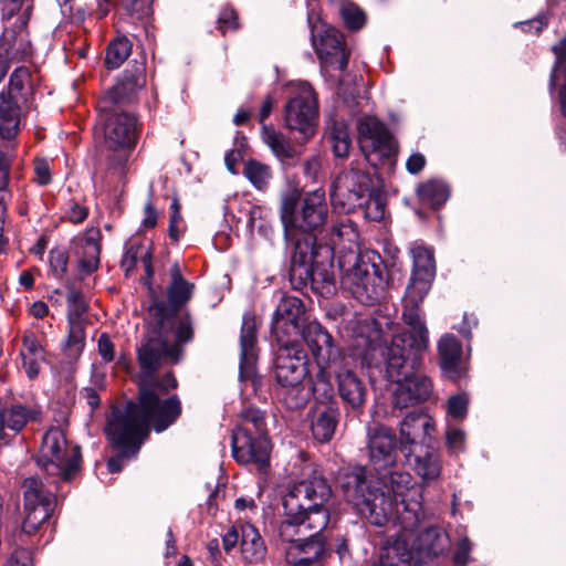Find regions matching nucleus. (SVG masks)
<instances>
[{
    "label": "nucleus",
    "mask_w": 566,
    "mask_h": 566,
    "mask_svg": "<svg viewBox=\"0 0 566 566\" xmlns=\"http://www.w3.org/2000/svg\"><path fill=\"white\" fill-rule=\"evenodd\" d=\"M329 208L323 188L284 193L280 202V220L284 239L292 247L289 270L294 290L310 289L322 297L336 292L334 249L318 242L317 233L328 219Z\"/></svg>",
    "instance_id": "nucleus-1"
},
{
    "label": "nucleus",
    "mask_w": 566,
    "mask_h": 566,
    "mask_svg": "<svg viewBox=\"0 0 566 566\" xmlns=\"http://www.w3.org/2000/svg\"><path fill=\"white\" fill-rule=\"evenodd\" d=\"M411 481L397 467L376 479L365 465L344 467L336 474V485L361 517L375 526L391 523L406 531H415L424 517L421 501L407 497Z\"/></svg>",
    "instance_id": "nucleus-2"
},
{
    "label": "nucleus",
    "mask_w": 566,
    "mask_h": 566,
    "mask_svg": "<svg viewBox=\"0 0 566 566\" xmlns=\"http://www.w3.org/2000/svg\"><path fill=\"white\" fill-rule=\"evenodd\" d=\"M81 462V447L69 442L60 428H51L44 433L36 457L41 473L24 479L22 483L24 534L35 535L52 517L59 499H64L69 493V484L80 471Z\"/></svg>",
    "instance_id": "nucleus-3"
},
{
    "label": "nucleus",
    "mask_w": 566,
    "mask_h": 566,
    "mask_svg": "<svg viewBox=\"0 0 566 566\" xmlns=\"http://www.w3.org/2000/svg\"><path fill=\"white\" fill-rule=\"evenodd\" d=\"M178 381L172 370L160 376L158 381L137 384V400H129L123 408L114 407L108 416L112 440L120 446L140 448L150 429L160 433L172 426L182 412L177 395Z\"/></svg>",
    "instance_id": "nucleus-4"
},
{
    "label": "nucleus",
    "mask_w": 566,
    "mask_h": 566,
    "mask_svg": "<svg viewBox=\"0 0 566 566\" xmlns=\"http://www.w3.org/2000/svg\"><path fill=\"white\" fill-rule=\"evenodd\" d=\"M428 293L407 287L403 297L402 321L409 327V332L398 333L392 336L390 345L387 344L381 325L374 318H366L359 323L357 345L365 347V358H376L377 353H391L390 368L396 376L397 367L403 363L401 353L411 354V364L419 361L429 346V332L421 315L420 304Z\"/></svg>",
    "instance_id": "nucleus-5"
},
{
    "label": "nucleus",
    "mask_w": 566,
    "mask_h": 566,
    "mask_svg": "<svg viewBox=\"0 0 566 566\" xmlns=\"http://www.w3.org/2000/svg\"><path fill=\"white\" fill-rule=\"evenodd\" d=\"M195 339L193 318L185 315L172 326L159 321L148 324L136 349L139 367L138 382L158 381L161 375L159 369L164 365H178L186 356V345Z\"/></svg>",
    "instance_id": "nucleus-6"
},
{
    "label": "nucleus",
    "mask_w": 566,
    "mask_h": 566,
    "mask_svg": "<svg viewBox=\"0 0 566 566\" xmlns=\"http://www.w3.org/2000/svg\"><path fill=\"white\" fill-rule=\"evenodd\" d=\"M331 496L332 488L324 476L314 475L295 483L283 496L285 518L282 523L325 530L329 522L326 504Z\"/></svg>",
    "instance_id": "nucleus-7"
},
{
    "label": "nucleus",
    "mask_w": 566,
    "mask_h": 566,
    "mask_svg": "<svg viewBox=\"0 0 566 566\" xmlns=\"http://www.w3.org/2000/svg\"><path fill=\"white\" fill-rule=\"evenodd\" d=\"M271 450L264 411L253 406L244 407L231 433L232 458L239 464L253 465L259 472H266Z\"/></svg>",
    "instance_id": "nucleus-8"
},
{
    "label": "nucleus",
    "mask_w": 566,
    "mask_h": 566,
    "mask_svg": "<svg viewBox=\"0 0 566 566\" xmlns=\"http://www.w3.org/2000/svg\"><path fill=\"white\" fill-rule=\"evenodd\" d=\"M96 128L103 134L106 170L123 175L132 150L136 147L138 118L127 109L98 107Z\"/></svg>",
    "instance_id": "nucleus-9"
},
{
    "label": "nucleus",
    "mask_w": 566,
    "mask_h": 566,
    "mask_svg": "<svg viewBox=\"0 0 566 566\" xmlns=\"http://www.w3.org/2000/svg\"><path fill=\"white\" fill-rule=\"evenodd\" d=\"M329 198L334 209L344 213L364 209L365 216L375 221L382 219L385 213L384 203L374 197L371 176L354 163L335 177Z\"/></svg>",
    "instance_id": "nucleus-10"
},
{
    "label": "nucleus",
    "mask_w": 566,
    "mask_h": 566,
    "mask_svg": "<svg viewBox=\"0 0 566 566\" xmlns=\"http://www.w3.org/2000/svg\"><path fill=\"white\" fill-rule=\"evenodd\" d=\"M384 358L386 378L397 386L392 391L391 403L395 409H406L422 403L433 394V382L430 377L420 371L423 355L419 356L417 364H411V354L401 353L403 363L397 367L394 375L390 368L391 353L379 354Z\"/></svg>",
    "instance_id": "nucleus-11"
},
{
    "label": "nucleus",
    "mask_w": 566,
    "mask_h": 566,
    "mask_svg": "<svg viewBox=\"0 0 566 566\" xmlns=\"http://www.w3.org/2000/svg\"><path fill=\"white\" fill-rule=\"evenodd\" d=\"M169 277L165 290L166 300L160 298L153 289L149 290L151 303L148 313L153 321L178 326L185 315L192 317L191 313L184 308L191 301L196 286L184 276L178 262L171 264Z\"/></svg>",
    "instance_id": "nucleus-12"
},
{
    "label": "nucleus",
    "mask_w": 566,
    "mask_h": 566,
    "mask_svg": "<svg viewBox=\"0 0 566 566\" xmlns=\"http://www.w3.org/2000/svg\"><path fill=\"white\" fill-rule=\"evenodd\" d=\"M323 530L310 528L307 525L293 526L281 523L280 537L289 544L286 562L291 566H322L329 556Z\"/></svg>",
    "instance_id": "nucleus-13"
},
{
    "label": "nucleus",
    "mask_w": 566,
    "mask_h": 566,
    "mask_svg": "<svg viewBox=\"0 0 566 566\" xmlns=\"http://www.w3.org/2000/svg\"><path fill=\"white\" fill-rule=\"evenodd\" d=\"M379 262L359 259L348 274L353 296L363 305L371 306L386 297L389 276L388 270L377 255Z\"/></svg>",
    "instance_id": "nucleus-14"
},
{
    "label": "nucleus",
    "mask_w": 566,
    "mask_h": 566,
    "mask_svg": "<svg viewBox=\"0 0 566 566\" xmlns=\"http://www.w3.org/2000/svg\"><path fill=\"white\" fill-rule=\"evenodd\" d=\"M318 102L316 93L308 84L291 97L284 107V122L290 132H297L303 142L312 138L316 132Z\"/></svg>",
    "instance_id": "nucleus-15"
},
{
    "label": "nucleus",
    "mask_w": 566,
    "mask_h": 566,
    "mask_svg": "<svg viewBox=\"0 0 566 566\" xmlns=\"http://www.w3.org/2000/svg\"><path fill=\"white\" fill-rule=\"evenodd\" d=\"M276 384H300L310 375V357L300 340L277 342Z\"/></svg>",
    "instance_id": "nucleus-16"
},
{
    "label": "nucleus",
    "mask_w": 566,
    "mask_h": 566,
    "mask_svg": "<svg viewBox=\"0 0 566 566\" xmlns=\"http://www.w3.org/2000/svg\"><path fill=\"white\" fill-rule=\"evenodd\" d=\"M307 322L303 301L296 296H283L272 317L271 332L276 342H296L301 328Z\"/></svg>",
    "instance_id": "nucleus-17"
},
{
    "label": "nucleus",
    "mask_w": 566,
    "mask_h": 566,
    "mask_svg": "<svg viewBox=\"0 0 566 566\" xmlns=\"http://www.w3.org/2000/svg\"><path fill=\"white\" fill-rule=\"evenodd\" d=\"M41 407L20 400L0 399V444H9L29 423L40 422Z\"/></svg>",
    "instance_id": "nucleus-18"
},
{
    "label": "nucleus",
    "mask_w": 566,
    "mask_h": 566,
    "mask_svg": "<svg viewBox=\"0 0 566 566\" xmlns=\"http://www.w3.org/2000/svg\"><path fill=\"white\" fill-rule=\"evenodd\" d=\"M146 84L145 66L135 63L132 70H125L117 82L99 98L98 107L126 109L138 99V92Z\"/></svg>",
    "instance_id": "nucleus-19"
},
{
    "label": "nucleus",
    "mask_w": 566,
    "mask_h": 566,
    "mask_svg": "<svg viewBox=\"0 0 566 566\" xmlns=\"http://www.w3.org/2000/svg\"><path fill=\"white\" fill-rule=\"evenodd\" d=\"M358 135L360 148L369 163H371V155L382 159L396 157L397 146L394 136L377 117L367 116L363 118L358 123Z\"/></svg>",
    "instance_id": "nucleus-20"
},
{
    "label": "nucleus",
    "mask_w": 566,
    "mask_h": 566,
    "mask_svg": "<svg viewBox=\"0 0 566 566\" xmlns=\"http://www.w3.org/2000/svg\"><path fill=\"white\" fill-rule=\"evenodd\" d=\"M367 449L369 463L376 474L397 467V438L390 428L377 426L369 429Z\"/></svg>",
    "instance_id": "nucleus-21"
},
{
    "label": "nucleus",
    "mask_w": 566,
    "mask_h": 566,
    "mask_svg": "<svg viewBox=\"0 0 566 566\" xmlns=\"http://www.w3.org/2000/svg\"><path fill=\"white\" fill-rule=\"evenodd\" d=\"M312 43L321 63L334 66L342 72L347 69L350 51L339 30L326 27L317 36L312 28Z\"/></svg>",
    "instance_id": "nucleus-22"
},
{
    "label": "nucleus",
    "mask_w": 566,
    "mask_h": 566,
    "mask_svg": "<svg viewBox=\"0 0 566 566\" xmlns=\"http://www.w3.org/2000/svg\"><path fill=\"white\" fill-rule=\"evenodd\" d=\"M434 421L431 416L413 410L408 412L400 422V450L406 452L412 447H429L434 432Z\"/></svg>",
    "instance_id": "nucleus-23"
},
{
    "label": "nucleus",
    "mask_w": 566,
    "mask_h": 566,
    "mask_svg": "<svg viewBox=\"0 0 566 566\" xmlns=\"http://www.w3.org/2000/svg\"><path fill=\"white\" fill-rule=\"evenodd\" d=\"M337 394L344 406L355 415H361L367 401L368 388L364 378L355 370L340 367L334 371Z\"/></svg>",
    "instance_id": "nucleus-24"
},
{
    "label": "nucleus",
    "mask_w": 566,
    "mask_h": 566,
    "mask_svg": "<svg viewBox=\"0 0 566 566\" xmlns=\"http://www.w3.org/2000/svg\"><path fill=\"white\" fill-rule=\"evenodd\" d=\"M256 331L254 316L244 314L240 335V375L242 378L251 377V382L254 388L261 382V378L253 375L256 359Z\"/></svg>",
    "instance_id": "nucleus-25"
},
{
    "label": "nucleus",
    "mask_w": 566,
    "mask_h": 566,
    "mask_svg": "<svg viewBox=\"0 0 566 566\" xmlns=\"http://www.w3.org/2000/svg\"><path fill=\"white\" fill-rule=\"evenodd\" d=\"M412 272L407 287L428 293L436 274L434 258L431 250L418 245L411 249Z\"/></svg>",
    "instance_id": "nucleus-26"
},
{
    "label": "nucleus",
    "mask_w": 566,
    "mask_h": 566,
    "mask_svg": "<svg viewBox=\"0 0 566 566\" xmlns=\"http://www.w3.org/2000/svg\"><path fill=\"white\" fill-rule=\"evenodd\" d=\"M300 336L306 343L317 365L329 360L334 349V339L327 329L317 321L306 322Z\"/></svg>",
    "instance_id": "nucleus-27"
},
{
    "label": "nucleus",
    "mask_w": 566,
    "mask_h": 566,
    "mask_svg": "<svg viewBox=\"0 0 566 566\" xmlns=\"http://www.w3.org/2000/svg\"><path fill=\"white\" fill-rule=\"evenodd\" d=\"M311 432L313 438L319 442H329L339 421L338 405L314 406L310 410Z\"/></svg>",
    "instance_id": "nucleus-28"
},
{
    "label": "nucleus",
    "mask_w": 566,
    "mask_h": 566,
    "mask_svg": "<svg viewBox=\"0 0 566 566\" xmlns=\"http://www.w3.org/2000/svg\"><path fill=\"white\" fill-rule=\"evenodd\" d=\"M263 143L283 166H291L300 157V151L294 147L289 137L271 125H263L261 129Z\"/></svg>",
    "instance_id": "nucleus-29"
},
{
    "label": "nucleus",
    "mask_w": 566,
    "mask_h": 566,
    "mask_svg": "<svg viewBox=\"0 0 566 566\" xmlns=\"http://www.w3.org/2000/svg\"><path fill=\"white\" fill-rule=\"evenodd\" d=\"M405 458L415 472L424 481H434L440 476L442 464L440 454L434 450H423L420 448V452L415 453V450H408L403 452Z\"/></svg>",
    "instance_id": "nucleus-30"
},
{
    "label": "nucleus",
    "mask_w": 566,
    "mask_h": 566,
    "mask_svg": "<svg viewBox=\"0 0 566 566\" xmlns=\"http://www.w3.org/2000/svg\"><path fill=\"white\" fill-rule=\"evenodd\" d=\"M439 365L443 373L451 378L459 375V366L462 356L461 342L451 334L443 335L438 342Z\"/></svg>",
    "instance_id": "nucleus-31"
},
{
    "label": "nucleus",
    "mask_w": 566,
    "mask_h": 566,
    "mask_svg": "<svg viewBox=\"0 0 566 566\" xmlns=\"http://www.w3.org/2000/svg\"><path fill=\"white\" fill-rule=\"evenodd\" d=\"M21 109L18 98H11L4 92L0 93V136L13 139L20 129Z\"/></svg>",
    "instance_id": "nucleus-32"
},
{
    "label": "nucleus",
    "mask_w": 566,
    "mask_h": 566,
    "mask_svg": "<svg viewBox=\"0 0 566 566\" xmlns=\"http://www.w3.org/2000/svg\"><path fill=\"white\" fill-rule=\"evenodd\" d=\"M241 553L243 559L249 564H256L265 558L266 546L264 541L251 524L241 527Z\"/></svg>",
    "instance_id": "nucleus-33"
},
{
    "label": "nucleus",
    "mask_w": 566,
    "mask_h": 566,
    "mask_svg": "<svg viewBox=\"0 0 566 566\" xmlns=\"http://www.w3.org/2000/svg\"><path fill=\"white\" fill-rule=\"evenodd\" d=\"M102 233L98 228L87 229L84 239L83 253L78 261L81 271L91 274L98 269Z\"/></svg>",
    "instance_id": "nucleus-34"
},
{
    "label": "nucleus",
    "mask_w": 566,
    "mask_h": 566,
    "mask_svg": "<svg viewBox=\"0 0 566 566\" xmlns=\"http://www.w3.org/2000/svg\"><path fill=\"white\" fill-rule=\"evenodd\" d=\"M318 369L311 378V391L315 406L338 405L335 398L334 386L331 381V374L323 364L317 365Z\"/></svg>",
    "instance_id": "nucleus-35"
},
{
    "label": "nucleus",
    "mask_w": 566,
    "mask_h": 566,
    "mask_svg": "<svg viewBox=\"0 0 566 566\" xmlns=\"http://www.w3.org/2000/svg\"><path fill=\"white\" fill-rule=\"evenodd\" d=\"M416 193L423 206L437 209L446 203L450 190L448 185L442 180L429 179L417 186Z\"/></svg>",
    "instance_id": "nucleus-36"
},
{
    "label": "nucleus",
    "mask_w": 566,
    "mask_h": 566,
    "mask_svg": "<svg viewBox=\"0 0 566 566\" xmlns=\"http://www.w3.org/2000/svg\"><path fill=\"white\" fill-rule=\"evenodd\" d=\"M275 396L290 410L305 407L310 399V392L303 382L276 384Z\"/></svg>",
    "instance_id": "nucleus-37"
},
{
    "label": "nucleus",
    "mask_w": 566,
    "mask_h": 566,
    "mask_svg": "<svg viewBox=\"0 0 566 566\" xmlns=\"http://www.w3.org/2000/svg\"><path fill=\"white\" fill-rule=\"evenodd\" d=\"M86 345L85 323H67V335L62 343V350L71 360H77Z\"/></svg>",
    "instance_id": "nucleus-38"
},
{
    "label": "nucleus",
    "mask_w": 566,
    "mask_h": 566,
    "mask_svg": "<svg viewBox=\"0 0 566 566\" xmlns=\"http://www.w3.org/2000/svg\"><path fill=\"white\" fill-rule=\"evenodd\" d=\"M326 138L331 144L334 155L346 158L352 147V139L347 125L343 120H334L326 132Z\"/></svg>",
    "instance_id": "nucleus-39"
},
{
    "label": "nucleus",
    "mask_w": 566,
    "mask_h": 566,
    "mask_svg": "<svg viewBox=\"0 0 566 566\" xmlns=\"http://www.w3.org/2000/svg\"><path fill=\"white\" fill-rule=\"evenodd\" d=\"M133 50L132 41L125 35L113 39L105 52V65L108 70L118 69L130 55Z\"/></svg>",
    "instance_id": "nucleus-40"
},
{
    "label": "nucleus",
    "mask_w": 566,
    "mask_h": 566,
    "mask_svg": "<svg viewBox=\"0 0 566 566\" xmlns=\"http://www.w3.org/2000/svg\"><path fill=\"white\" fill-rule=\"evenodd\" d=\"M243 175L258 190H265L272 178L271 168L255 159L245 163Z\"/></svg>",
    "instance_id": "nucleus-41"
},
{
    "label": "nucleus",
    "mask_w": 566,
    "mask_h": 566,
    "mask_svg": "<svg viewBox=\"0 0 566 566\" xmlns=\"http://www.w3.org/2000/svg\"><path fill=\"white\" fill-rule=\"evenodd\" d=\"M88 306L80 290L70 287L66 293V319L67 323H84V314Z\"/></svg>",
    "instance_id": "nucleus-42"
},
{
    "label": "nucleus",
    "mask_w": 566,
    "mask_h": 566,
    "mask_svg": "<svg viewBox=\"0 0 566 566\" xmlns=\"http://www.w3.org/2000/svg\"><path fill=\"white\" fill-rule=\"evenodd\" d=\"M339 14L345 27L350 31H358L363 29L367 22V17L364 10L352 1L342 0Z\"/></svg>",
    "instance_id": "nucleus-43"
},
{
    "label": "nucleus",
    "mask_w": 566,
    "mask_h": 566,
    "mask_svg": "<svg viewBox=\"0 0 566 566\" xmlns=\"http://www.w3.org/2000/svg\"><path fill=\"white\" fill-rule=\"evenodd\" d=\"M105 433H106V437H107L109 443L112 444L113 449H116L119 451L116 455L108 459L107 469L111 473H118L123 470L125 460L135 455L139 451L140 448L135 449L133 447H125V446L115 443L112 440V436L109 434V431H108V418L106 419Z\"/></svg>",
    "instance_id": "nucleus-44"
},
{
    "label": "nucleus",
    "mask_w": 566,
    "mask_h": 566,
    "mask_svg": "<svg viewBox=\"0 0 566 566\" xmlns=\"http://www.w3.org/2000/svg\"><path fill=\"white\" fill-rule=\"evenodd\" d=\"M151 0H116L115 8L127 15L142 20L150 13Z\"/></svg>",
    "instance_id": "nucleus-45"
},
{
    "label": "nucleus",
    "mask_w": 566,
    "mask_h": 566,
    "mask_svg": "<svg viewBox=\"0 0 566 566\" xmlns=\"http://www.w3.org/2000/svg\"><path fill=\"white\" fill-rule=\"evenodd\" d=\"M30 71L25 66L17 67L10 75L8 90L3 91L11 98H18V94L24 88L25 83L30 80Z\"/></svg>",
    "instance_id": "nucleus-46"
},
{
    "label": "nucleus",
    "mask_w": 566,
    "mask_h": 566,
    "mask_svg": "<svg viewBox=\"0 0 566 566\" xmlns=\"http://www.w3.org/2000/svg\"><path fill=\"white\" fill-rule=\"evenodd\" d=\"M217 28L223 35L228 31L239 30V17L237 11L232 7L224 6L223 8H221L217 19Z\"/></svg>",
    "instance_id": "nucleus-47"
},
{
    "label": "nucleus",
    "mask_w": 566,
    "mask_h": 566,
    "mask_svg": "<svg viewBox=\"0 0 566 566\" xmlns=\"http://www.w3.org/2000/svg\"><path fill=\"white\" fill-rule=\"evenodd\" d=\"M49 262L53 275L61 279L67 270L69 254L62 248L52 249L50 251Z\"/></svg>",
    "instance_id": "nucleus-48"
},
{
    "label": "nucleus",
    "mask_w": 566,
    "mask_h": 566,
    "mask_svg": "<svg viewBox=\"0 0 566 566\" xmlns=\"http://www.w3.org/2000/svg\"><path fill=\"white\" fill-rule=\"evenodd\" d=\"M88 216V209L75 200H70L62 219L74 224L82 223Z\"/></svg>",
    "instance_id": "nucleus-49"
},
{
    "label": "nucleus",
    "mask_w": 566,
    "mask_h": 566,
    "mask_svg": "<svg viewBox=\"0 0 566 566\" xmlns=\"http://www.w3.org/2000/svg\"><path fill=\"white\" fill-rule=\"evenodd\" d=\"M145 251L146 250L143 248V245H138V244L130 245L126 250V252L122 259V262H120L122 268H124L126 270V272H129L133 269H135L137 265V262L139 260L143 261Z\"/></svg>",
    "instance_id": "nucleus-50"
},
{
    "label": "nucleus",
    "mask_w": 566,
    "mask_h": 566,
    "mask_svg": "<svg viewBox=\"0 0 566 566\" xmlns=\"http://www.w3.org/2000/svg\"><path fill=\"white\" fill-rule=\"evenodd\" d=\"M22 345L24 352L28 356L31 357H43L44 348L38 340L36 336L32 332H25L22 336Z\"/></svg>",
    "instance_id": "nucleus-51"
},
{
    "label": "nucleus",
    "mask_w": 566,
    "mask_h": 566,
    "mask_svg": "<svg viewBox=\"0 0 566 566\" xmlns=\"http://www.w3.org/2000/svg\"><path fill=\"white\" fill-rule=\"evenodd\" d=\"M97 352L102 360L108 364L115 358V345L107 333H102L97 340Z\"/></svg>",
    "instance_id": "nucleus-52"
},
{
    "label": "nucleus",
    "mask_w": 566,
    "mask_h": 566,
    "mask_svg": "<svg viewBox=\"0 0 566 566\" xmlns=\"http://www.w3.org/2000/svg\"><path fill=\"white\" fill-rule=\"evenodd\" d=\"M25 32V21L21 20L18 25L12 29H6L0 38V42L7 45V51L13 50L18 36H21Z\"/></svg>",
    "instance_id": "nucleus-53"
},
{
    "label": "nucleus",
    "mask_w": 566,
    "mask_h": 566,
    "mask_svg": "<svg viewBox=\"0 0 566 566\" xmlns=\"http://www.w3.org/2000/svg\"><path fill=\"white\" fill-rule=\"evenodd\" d=\"M464 431L459 428H449L446 433V442L448 448L457 453L464 449Z\"/></svg>",
    "instance_id": "nucleus-54"
},
{
    "label": "nucleus",
    "mask_w": 566,
    "mask_h": 566,
    "mask_svg": "<svg viewBox=\"0 0 566 566\" xmlns=\"http://www.w3.org/2000/svg\"><path fill=\"white\" fill-rule=\"evenodd\" d=\"M468 411V400L461 395H455L448 400V412L453 418L462 419Z\"/></svg>",
    "instance_id": "nucleus-55"
},
{
    "label": "nucleus",
    "mask_w": 566,
    "mask_h": 566,
    "mask_svg": "<svg viewBox=\"0 0 566 566\" xmlns=\"http://www.w3.org/2000/svg\"><path fill=\"white\" fill-rule=\"evenodd\" d=\"M546 25L547 19L545 15H537L526 21L515 23V27H520L524 32H530L535 35L539 34Z\"/></svg>",
    "instance_id": "nucleus-56"
},
{
    "label": "nucleus",
    "mask_w": 566,
    "mask_h": 566,
    "mask_svg": "<svg viewBox=\"0 0 566 566\" xmlns=\"http://www.w3.org/2000/svg\"><path fill=\"white\" fill-rule=\"evenodd\" d=\"M19 355L22 359V367L25 371L27 377L30 380L35 379L40 373L39 359H43V357H31L28 356L24 352H20Z\"/></svg>",
    "instance_id": "nucleus-57"
},
{
    "label": "nucleus",
    "mask_w": 566,
    "mask_h": 566,
    "mask_svg": "<svg viewBox=\"0 0 566 566\" xmlns=\"http://www.w3.org/2000/svg\"><path fill=\"white\" fill-rule=\"evenodd\" d=\"M62 15L72 22H82L84 20V11L73 9V0H57Z\"/></svg>",
    "instance_id": "nucleus-58"
},
{
    "label": "nucleus",
    "mask_w": 566,
    "mask_h": 566,
    "mask_svg": "<svg viewBox=\"0 0 566 566\" xmlns=\"http://www.w3.org/2000/svg\"><path fill=\"white\" fill-rule=\"evenodd\" d=\"M182 217L180 212L175 211L174 213H170V220H169V238L174 242H178L181 235L184 234V227H182Z\"/></svg>",
    "instance_id": "nucleus-59"
},
{
    "label": "nucleus",
    "mask_w": 566,
    "mask_h": 566,
    "mask_svg": "<svg viewBox=\"0 0 566 566\" xmlns=\"http://www.w3.org/2000/svg\"><path fill=\"white\" fill-rule=\"evenodd\" d=\"M321 172V160L316 156H312L303 164V175L311 181H317Z\"/></svg>",
    "instance_id": "nucleus-60"
},
{
    "label": "nucleus",
    "mask_w": 566,
    "mask_h": 566,
    "mask_svg": "<svg viewBox=\"0 0 566 566\" xmlns=\"http://www.w3.org/2000/svg\"><path fill=\"white\" fill-rule=\"evenodd\" d=\"M426 164V157L421 153H413L406 161V169L411 175H418L423 170Z\"/></svg>",
    "instance_id": "nucleus-61"
},
{
    "label": "nucleus",
    "mask_w": 566,
    "mask_h": 566,
    "mask_svg": "<svg viewBox=\"0 0 566 566\" xmlns=\"http://www.w3.org/2000/svg\"><path fill=\"white\" fill-rule=\"evenodd\" d=\"M34 172L36 181L41 186H46L51 182V171L49 164L44 159H38L34 165Z\"/></svg>",
    "instance_id": "nucleus-62"
},
{
    "label": "nucleus",
    "mask_w": 566,
    "mask_h": 566,
    "mask_svg": "<svg viewBox=\"0 0 566 566\" xmlns=\"http://www.w3.org/2000/svg\"><path fill=\"white\" fill-rule=\"evenodd\" d=\"M11 566H33L32 554L28 549H17L11 558Z\"/></svg>",
    "instance_id": "nucleus-63"
},
{
    "label": "nucleus",
    "mask_w": 566,
    "mask_h": 566,
    "mask_svg": "<svg viewBox=\"0 0 566 566\" xmlns=\"http://www.w3.org/2000/svg\"><path fill=\"white\" fill-rule=\"evenodd\" d=\"M471 549V544L468 538L462 539L458 548L454 553V562L460 565H465L469 560V553Z\"/></svg>",
    "instance_id": "nucleus-64"
}]
</instances>
